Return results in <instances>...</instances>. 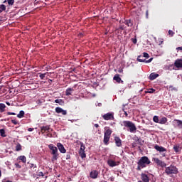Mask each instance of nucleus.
Listing matches in <instances>:
<instances>
[{"label":"nucleus","instance_id":"nucleus-1","mask_svg":"<svg viewBox=\"0 0 182 182\" xmlns=\"http://www.w3.org/2000/svg\"><path fill=\"white\" fill-rule=\"evenodd\" d=\"M150 163H151V161H150V159H149V157L142 156L137 162L138 166L136 168V170L138 171H140L141 168H145V167H147V166H149Z\"/></svg>","mask_w":182,"mask_h":182},{"label":"nucleus","instance_id":"nucleus-2","mask_svg":"<svg viewBox=\"0 0 182 182\" xmlns=\"http://www.w3.org/2000/svg\"><path fill=\"white\" fill-rule=\"evenodd\" d=\"M48 148L50 150V154H52V161H56L59 158V153L58 152V148L53 144H50L48 145Z\"/></svg>","mask_w":182,"mask_h":182},{"label":"nucleus","instance_id":"nucleus-3","mask_svg":"<svg viewBox=\"0 0 182 182\" xmlns=\"http://www.w3.org/2000/svg\"><path fill=\"white\" fill-rule=\"evenodd\" d=\"M122 123L124 127L129 129L130 133H135L136 130H137V127H136V125L132 121H123Z\"/></svg>","mask_w":182,"mask_h":182},{"label":"nucleus","instance_id":"nucleus-4","mask_svg":"<svg viewBox=\"0 0 182 182\" xmlns=\"http://www.w3.org/2000/svg\"><path fill=\"white\" fill-rule=\"evenodd\" d=\"M165 173L167 176H171V174H177L178 173V169L174 165H170L165 169Z\"/></svg>","mask_w":182,"mask_h":182},{"label":"nucleus","instance_id":"nucleus-5","mask_svg":"<svg viewBox=\"0 0 182 182\" xmlns=\"http://www.w3.org/2000/svg\"><path fill=\"white\" fill-rule=\"evenodd\" d=\"M154 149H155V150H156L157 151H159V153H161L162 157H166V153H164V151H167V149L166 148L156 144L154 146Z\"/></svg>","mask_w":182,"mask_h":182},{"label":"nucleus","instance_id":"nucleus-6","mask_svg":"<svg viewBox=\"0 0 182 182\" xmlns=\"http://www.w3.org/2000/svg\"><path fill=\"white\" fill-rule=\"evenodd\" d=\"M104 120H114V114L113 112H108L102 115Z\"/></svg>","mask_w":182,"mask_h":182},{"label":"nucleus","instance_id":"nucleus-7","mask_svg":"<svg viewBox=\"0 0 182 182\" xmlns=\"http://www.w3.org/2000/svg\"><path fill=\"white\" fill-rule=\"evenodd\" d=\"M153 160L154 161V163H156V164L157 166H159V167H166L167 166V164H166V162L159 159V158H153Z\"/></svg>","mask_w":182,"mask_h":182},{"label":"nucleus","instance_id":"nucleus-8","mask_svg":"<svg viewBox=\"0 0 182 182\" xmlns=\"http://www.w3.org/2000/svg\"><path fill=\"white\" fill-rule=\"evenodd\" d=\"M105 132L104 133V136H105V137H111L112 133H113V131H112L110 127H106L105 128Z\"/></svg>","mask_w":182,"mask_h":182},{"label":"nucleus","instance_id":"nucleus-9","mask_svg":"<svg viewBox=\"0 0 182 182\" xmlns=\"http://www.w3.org/2000/svg\"><path fill=\"white\" fill-rule=\"evenodd\" d=\"M99 176V171L96 170H93L90 173V178H92L93 180L97 178V176Z\"/></svg>","mask_w":182,"mask_h":182},{"label":"nucleus","instance_id":"nucleus-10","mask_svg":"<svg viewBox=\"0 0 182 182\" xmlns=\"http://www.w3.org/2000/svg\"><path fill=\"white\" fill-rule=\"evenodd\" d=\"M55 112L58 114L61 113L63 116H66V114H68V112L66 110L59 107H55Z\"/></svg>","mask_w":182,"mask_h":182},{"label":"nucleus","instance_id":"nucleus-11","mask_svg":"<svg viewBox=\"0 0 182 182\" xmlns=\"http://www.w3.org/2000/svg\"><path fill=\"white\" fill-rule=\"evenodd\" d=\"M141 178L143 182H149L150 181V175H147L146 173H141Z\"/></svg>","mask_w":182,"mask_h":182},{"label":"nucleus","instance_id":"nucleus-12","mask_svg":"<svg viewBox=\"0 0 182 182\" xmlns=\"http://www.w3.org/2000/svg\"><path fill=\"white\" fill-rule=\"evenodd\" d=\"M117 147H122V139L119 136H114V138Z\"/></svg>","mask_w":182,"mask_h":182},{"label":"nucleus","instance_id":"nucleus-13","mask_svg":"<svg viewBox=\"0 0 182 182\" xmlns=\"http://www.w3.org/2000/svg\"><path fill=\"white\" fill-rule=\"evenodd\" d=\"M174 67L177 68L178 69H180L182 68V59H177L174 62Z\"/></svg>","mask_w":182,"mask_h":182},{"label":"nucleus","instance_id":"nucleus-14","mask_svg":"<svg viewBox=\"0 0 182 182\" xmlns=\"http://www.w3.org/2000/svg\"><path fill=\"white\" fill-rule=\"evenodd\" d=\"M57 147H58L59 151H60V153H63V154L66 153V149H65V146H63V144H62L60 143H58Z\"/></svg>","mask_w":182,"mask_h":182},{"label":"nucleus","instance_id":"nucleus-15","mask_svg":"<svg viewBox=\"0 0 182 182\" xmlns=\"http://www.w3.org/2000/svg\"><path fill=\"white\" fill-rule=\"evenodd\" d=\"M113 80H115V82H117V83H124V82L123 80H122V78L120 77V75L119 74H116L114 77H113Z\"/></svg>","mask_w":182,"mask_h":182},{"label":"nucleus","instance_id":"nucleus-16","mask_svg":"<svg viewBox=\"0 0 182 182\" xmlns=\"http://www.w3.org/2000/svg\"><path fill=\"white\" fill-rule=\"evenodd\" d=\"M107 164L109 167H116V166H119V162L117 163L112 159H109L107 161Z\"/></svg>","mask_w":182,"mask_h":182},{"label":"nucleus","instance_id":"nucleus-17","mask_svg":"<svg viewBox=\"0 0 182 182\" xmlns=\"http://www.w3.org/2000/svg\"><path fill=\"white\" fill-rule=\"evenodd\" d=\"M49 130H50V125L43 126L41 127L42 134H45L46 132H49Z\"/></svg>","mask_w":182,"mask_h":182},{"label":"nucleus","instance_id":"nucleus-18","mask_svg":"<svg viewBox=\"0 0 182 182\" xmlns=\"http://www.w3.org/2000/svg\"><path fill=\"white\" fill-rule=\"evenodd\" d=\"M72 92H75V88H68L65 91V95L66 96H72Z\"/></svg>","mask_w":182,"mask_h":182},{"label":"nucleus","instance_id":"nucleus-19","mask_svg":"<svg viewBox=\"0 0 182 182\" xmlns=\"http://www.w3.org/2000/svg\"><path fill=\"white\" fill-rule=\"evenodd\" d=\"M159 77V74H156V73H152L149 75L150 80H154V79H157Z\"/></svg>","mask_w":182,"mask_h":182},{"label":"nucleus","instance_id":"nucleus-20","mask_svg":"<svg viewBox=\"0 0 182 182\" xmlns=\"http://www.w3.org/2000/svg\"><path fill=\"white\" fill-rule=\"evenodd\" d=\"M159 124H166L167 123V117H163L159 119Z\"/></svg>","mask_w":182,"mask_h":182},{"label":"nucleus","instance_id":"nucleus-21","mask_svg":"<svg viewBox=\"0 0 182 182\" xmlns=\"http://www.w3.org/2000/svg\"><path fill=\"white\" fill-rule=\"evenodd\" d=\"M173 150L175 153H180V151H181V147L178 145H174Z\"/></svg>","mask_w":182,"mask_h":182},{"label":"nucleus","instance_id":"nucleus-22","mask_svg":"<svg viewBox=\"0 0 182 182\" xmlns=\"http://www.w3.org/2000/svg\"><path fill=\"white\" fill-rule=\"evenodd\" d=\"M5 109H6V105L4 103H0V112L4 113V112H5Z\"/></svg>","mask_w":182,"mask_h":182},{"label":"nucleus","instance_id":"nucleus-23","mask_svg":"<svg viewBox=\"0 0 182 182\" xmlns=\"http://www.w3.org/2000/svg\"><path fill=\"white\" fill-rule=\"evenodd\" d=\"M124 23L125 25H127V26H129L130 28H132V26H133V22H132V20H125L124 21Z\"/></svg>","mask_w":182,"mask_h":182},{"label":"nucleus","instance_id":"nucleus-24","mask_svg":"<svg viewBox=\"0 0 182 182\" xmlns=\"http://www.w3.org/2000/svg\"><path fill=\"white\" fill-rule=\"evenodd\" d=\"M110 141V137L109 136H104V144H105V146H108L109 144V141Z\"/></svg>","mask_w":182,"mask_h":182},{"label":"nucleus","instance_id":"nucleus-25","mask_svg":"<svg viewBox=\"0 0 182 182\" xmlns=\"http://www.w3.org/2000/svg\"><path fill=\"white\" fill-rule=\"evenodd\" d=\"M17 160H21L22 163H26V156H20L18 157Z\"/></svg>","mask_w":182,"mask_h":182},{"label":"nucleus","instance_id":"nucleus-26","mask_svg":"<svg viewBox=\"0 0 182 182\" xmlns=\"http://www.w3.org/2000/svg\"><path fill=\"white\" fill-rule=\"evenodd\" d=\"M55 103H58L60 106H63L65 105V101H63V100L57 99L55 100Z\"/></svg>","mask_w":182,"mask_h":182},{"label":"nucleus","instance_id":"nucleus-27","mask_svg":"<svg viewBox=\"0 0 182 182\" xmlns=\"http://www.w3.org/2000/svg\"><path fill=\"white\" fill-rule=\"evenodd\" d=\"M174 122H176V124L179 129H182V121L179 119H174Z\"/></svg>","mask_w":182,"mask_h":182},{"label":"nucleus","instance_id":"nucleus-28","mask_svg":"<svg viewBox=\"0 0 182 182\" xmlns=\"http://www.w3.org/2000/svg\"><path fill=\"white\" fill-rule=\"evenodd\" d=\"M23 116H25V112L23 110L20 111L19 114H17V117H18V119H22Z\"/></svg>","mask_w":182,"mask_h":182},{"label":"nucleus","instance_id":"nucleus-29","mask_svg":"<svg viewBox=\"0 0 182 182\" xmlns=\"http://www.w3.org/2000/svg\"><path fill=\"white\" fill-rule=\"evenodd\" d=\"M21 150H22V146L21 144L18 143L16 146V151H21Z\"/></svg>","mask_w":182,"mask_h":182},{"label":"nucleus","instance_id":"nucleus-30","mask_svg":"<svg viewBox=\"0 0 182 182\" xmlns=\"http://www.w3.org/2000/svg\"><path fill=\"white\" fill-rule=\"evenodd\" d=\"M81 159H86V153L85 151H79Z\"/></svg>","mask_w":182,"mask_h":182},{"label":"nucleus","instance_id":"nucleus-31","mask_svg":"<svg viewBox=\"0 0 182 182\" xmlns=\"http://www.w3.org/2000/svg\"><path fill=\"white\" fill-rule=\"evenodd\" d=\"M0 135L1 136V137H6V135L5 134V129H0Z\"/></svg>","mask_w":182,"mask_h":182},{"label":"nucleus","instance_id":"nucleus-32","mask_svg":"<svg viewBox=\"0 0 182 182\" xmlns=\"http://www.w3.org/2000/svg\"><path fill=\"white\" fill-rule=\"evenodd\" d=\"M0 10L1 12H4V11H6V6H5V4L0 5Z\"/></svg>","mask_w":182,"mask_h":182},{"label":"nucleus","instance_id":"nucleus-33","mask_svg":"<svg viewBox=\"0 0 182 182\" xmlns=\"http://www.w3.org/2000/svg\"><path fill=\"white\" fill-rule=\"evenodd\" d=\"M37 168H38V166H36V164H30V168H33V170H34V171H36Z\"/></svg>","mask_w":182,"mask_h":182},{"label":"nucleus","instance_id":"nucleus-34","mask_svg":"<svg viewBox=\"0 0 182 182\" xmlns=\"http://www.w3.org/2000/svg\"><path fill=\"white\" fill-rule=\"evenodd\" d=\"M153 120H154V123H159L160 119H159V116L155 115L153 117Z\"/></svg>","mask_w":182,"mask_h":182},{"label":"nucleus","instance_id":"nucleus-35","mask_svg":"<svg viewBox=\"0 0 182 182\" xmlns=\"http://www.w3.org/2000/svg\"><path fill=\"white\" fill-rule=\"evenodd\" d=\"M143 58L141 55H139V56L137 57V60H138V62H145V63H146V60H145V59H143V58Z\"/></svg>","mask_w":182,"mask_h":182},{"label":"nucleus","instance_id":"nucleus-36","mask_svg":"<svg viewBox=\"0 0 182 182\" xmlns=\"http://www.w3.org/2000/svg\"><path fill=\"white\" fill-rule=\"evenodd\" d=\"M86 149V147L85 146V145L83 144V143L80 144V151H85V149Z\"/></svg>","mask_w":182,"mask_h":182},{"label":"nucleus","instance_id":"nucleus-37","mask_svg":"<svg viewBox=\"0 0 182 182\" xmlns=\"http://www.w3.org/2000/svg\"><path fill=\"white\" fill-rule=\"evenodd\" d=\"M46 76V73H44V74L40 73L39 77L40 79H41V80H43Z\"/></svg>","mask_w":182,"mask_h":182},{"label":"nucleus","instance_id":"nucleus-38","mask_svg":"<svg viewBox=\"0 0 182 182\" xmlns=\"http://www.w3.org/2000/svg\"><path fill=\"white\" fill-rule=\"evenodd\" d=\"M37 176L38 177H45V174H43V172L42 171L38 172Z\"/></svg>","mask_w":182,"mask_h":182},{"label":"nucleus","instance_id":"nucleus-39","mask_svg":"<svg viewBox=\"0 0 182 182\" xmlns=\"http://www.w3.org/2000/svg\"><path fill=\"white\" fill-rule=\"evenodd\" d=\"M154 92H156V90L151 88V89L148 90V91L146 92V93H154Z\"/></svg>","mask_w":182,"mask_h":182},{"label":"nucleus","instance_id":"nucleus-40","mask_svg":"<svg viewBox=\"0 0 182 182\" xmlns=\"http://www.w3.org/2000/svg\"><path fill=\"white\" fill-rule=\"evenodd\" d=\"M9 5H14L15 4V0H7Z\"/></svg>","mask_w":182,"mask_h":182},{"label":"nucleus","instance_id":"nucleus-41","mask_svg":"<svg viewBox=\"0 0 182 182\" xmlns=\"http://www.w3.org/2000/svg\"><path fill=\"white\" fill-rule=\"evenodd\" d=\"M14 166L16 168H22V166L18 163L14 164Z\"/></svg>","mask_w":182,"mask_h":182},{"label":"nucleus","instance_id":"nucleus-42","mask_svg":"<svg viewBox=\"0 0 182 182\" xmlns=\"http://www.w3.org/2000/svg\"><path fill=\"white\" fill-rule=\"evenodd\" d=\"M168 36H174V32L171 30L168 31Z\"/></svg>","mask_w":182,"mask_h":182},{"label":"nucleus","instance_id":"nucleus-43","mask_svg":"<svg viewBox=\"0 0 182 182\" xmlns=\"http://www.w3.org/2000/svg\"><path fill=\"white\" fill-rule=\"evenodd\" d=\"M7 115L8 116H16V114L15 112H7Z\"/></svg>","mask_w":182,"mask_h":182},{"label":"nucleus","instance_id":"nucleus-44","mask_svg":"<svg viewBox=\"0 0 182 182\" xmlns=\"http://www.w3.org/2000/svg\"><path fill=\"white\" fill-rule=\"evenodd\" d=\"M11 123H13V124H15V125L18 124V121L16 119H11Z\"/></svg>","mask_w":182,"mask_h":182},{"label":"nucleus","instance_id":"nucleus-45","mask_svg":"<svg viewBox=\"0 0 182 182\" xmlns=\"http://www.w3.org/2000/svg\"><path fill=\"white\" fill-rule=\"evenodd\" d=\"M46 137L48 138V137H50V138H52L53 137V135H52L51 133H48L46 135Z\"/></svg>","mask_w":182,"mask_h":182},{"label":"nucleus","instance_id":"nucleus-46","mask_svg":"<svg viewBox=\"0 0 182 182\" xmlns=\"http://www.w3.org/2000/svg\"><path fill=\"white\" fill-rule=\"evenodd\" d=\"M142 58H149V53H144Z\"/></svg>","mask_w":182,"mask_h":182},{"label":"nucleus","instance_id":"nucleus-47","mask_svg":"<svg viewBox=\"0 0 182 182\" xmlns=\"http://www.w3.org/2000/svg\"><path fill=\"white\" fill-rule=\"evenodd\" d=\"M151 60H153V58H150L148 60H145V63H150V62H151Z\"/></svg>","mask_w":182,"mask_h":182},{"label":"nucleus","instance_id":"nucleus-48","mask_svg":"<svg viewBox=\"0 0 182 182\" xmlns=\"http://www.w3.org/2000/svg\"><path fill=\"white\" fill-rule=\"evenodd\" d=\"M66 160L70 159V154H67L65 156Z\"/></svg>","mask_w":182,"mask_h":182},{"label":"nucleus","instance_id":"nucleus-49","mask_svg":"<svg viewBox=\"0 0 182 182\" xmlns=\"http://www.w3.org/2000/svg\"><path fill=\"white\" fill-rule=\"evenodd\" d=\"M132 42H133V43H134V44L137 43V39H136V38H132Z\"/></svg>","mask_w":182,"mask_h":182},{"label":"nucleus","instance_id":"nucleus-50","mask_svg":"<svg viewBox=\"0 0 182 182\" xmlns=\"http://www.w3.org/2000/svg\"><path fill=\"white\" fill-rule=\"evenodd\" d=\"M146 18H149V10L146 11Z\"/></svg>","mask_w":182,"mask_h":182},{"label":"nucleus","instance_id":"nucleus-51","mask_svg":"<svg viewBox=\"0 0 182 182\" xmlns=\"http://www.w3.org/2000/svg\"><path fill=\"white\" fill-rule=\"evenodd\" d=\"M119 29H120L121 31H124V26H119Z\"/></svg>","mask_w":182,"mask_h":182},{"label":"nucleus","instance_id":"nucleus-52","mask_svg":"<svg viewBox=\"0 0 182 182\" xmlns=\"http://www.w3.org/2000/svg\"><path fill=\"white\" fill-rule=\"evenodd\" d=\"M34 129L33 128H28V132H33Z\"/></svg>","mask_w":182,"mask_h":182},{"label":"nucleus","instance_id":"nucleus-53","mask_svg":"<svg viewBox=\"0 0 182 182\" xmlns=\"http://www.w3.org/2000/svg\"><path fill=\"white\" fill-rule=\"evenodd\" d=\"M118 73H123V69H119Z\"/></svg>","mask_w":182,"mask_h":182},{"label":"nucleus","instance_id":"nucleus-54","mask_svg":"<svg viewBox=\"0 0 182 182\" xmlns=\"http://www.w3.org/2000/svg\"><path fill=\"white\" fill-rule=\"evenodd\" d=\"M2 89H4V86H0V93H2Z\"/></svg>","mask_w":182,"mask_h":182},{"label":"nucleus","instance_id":"nucleus-55","mask_svg":"<svg viewBox=\"0 0 182 182\" xmlns=\"http://www.w3.org/2000/svg\"><path fill=\"white\" fill-rule=\"evenodd\" d=\"M176 49L177 50H182V47H178Z\"/></svg>","mask_w":182,"mask_h":182},{"label":"nucleus","instance_id":"nucleus-56","mask_svg":"<svg viewBox=\"0 0 182 182\" xmlns=\"http://www.w3.org/2000/svg\"><path fill=\"white\" fill-rule=\"evenodd\" d=\"M124 114L126 116V117H127V116H129V114H127V112L124 111Z\"/></svg>","mask_w":182,"mask_h":182},{"label":"nucleus","instance_id":"nucleus-57","mask_svg":"<svg viewBox=\"0 0 182 182\" xmlns=\"http://www.w3.org/2000/svg\"><path fill=\"white\" fill-rule=\"evenodd\" d=\"M95 127H96L97 129V127H99V125H98V124H95Z\"/></svg>","mask_w":182,"mask_h":182},{"label":"nucleus","instance_id":"nucleus-58","mask_svg":"<svg viewBox=\"0 0 182 182\" xmlns=\"http://www.w3.org/2000/svg\"><path fill=\"white\" fill-rule=\"evenodd\" d=\"M6 105H7V106H11V103L6 102Z\"/></svg>","mask_w":182,"mask_h":182},{"label":"nucleus","instance_id":"nucleus-59","mask_svg":"<svg viewBox=\"0 0 182 182\" xmlns=\"http://www.w3.org/2000/svg\"><path fill=\"white\" fill-rule=\"evenodd\" d=\"M1 176H2V171H1L0 170V178L1 177Z\"/></svg>","mask_w":182,"mask_h":182},{"label":"nucleus","instance_id":"nucleus-60","mask_svg":"<svg viewBox=\"0 0 182 182\" xmlns=\"http://www.w3.org/2000/svg\"><path fill=\"white\" fill-rule=\"evenodd\" d=\"M136 144H132V147H136Z\"/></svg>","mask_w":182,"mask_h":182},{"label":"nucleus","instance_id":"nucleus-61","mask_svg":"<svg viewBox=\"0 0 182 182\" xmlns=\"http://www.w3.org/2000/svg\"><path fill=\"white\" fill-rule=\"evenodd\" d=\"M98 106L99 107L102 106V103H98Z\"/></svg>","mask_w":182,"mask_h":182},{"label":"nucleus","instance_id":"nucleus-62","mask_svg":"<svg viewBox=\"0 0 182 182\" xmlns=\"http://www.w3.org/2000/svg\"><path fill=\"white\" fill-rule=\"evenodd\" d=\"M4 4H6V0H5V1H4Z\"/></svg>","mask_w":182,"mask_h":182},{"label":"nucleus","instance_id":"nucleus-63","mask_svg":"<svg viewBox=\"0 0 182 182\" xmlns=\"http://www.w3.org/2000/svg\"><path fill=\"white\" fill-rule=\"evenodd\" d=\"M49 82H52V80H49Z\"/></svg>","mask_w":182,"mask_h":182},{"label":"nucleus","instance_id":"nucleus-64","mask_svg":"<svg viewBox=\"0 0 182 182\" xmlns=\"http://www.w3.org/2000/svg\"><path fill=\"white\" fill-rule=\"evenodd\" d=\"M49 82H52V80H49Z\"/></svg>","mask_w":182,"mask_h":182}]
</instances>
